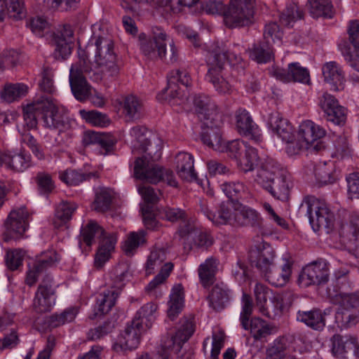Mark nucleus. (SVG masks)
Masks as SVG:
<instances>
[{
    "label": "nucleus",
    "mask_w": 359,
    "mask_h": 359,
    "mask_svg": "<svg viewBox=\"0 0 359 359\" xmlns=\"http://www.w3.org/2000/svg\"><path fill=\"white\" fill-rule=\"evenodd\" d=\"M227 60L238 63L241 60V57L240 53L235 50L229 53V48L226 43L216 44L208 55L209 69L206 78L219 94H229L233 90L232 85L223 74V67Z\"/></svg>",
    "instance_id": "f257e3e1"
},
{
    "label": "nucleus",
    "mask_w": 359,
    "mask_h": 359,
    "mask_svg": "<svg viewBox=\"0 0 359 359\" xmlns=\"http://www.w3.org/2000/svg\"><path fill=\"white\" fill-rule=\"evenodd\" d=\"M194 105L198 118L207 128L201 134L202 142L217 151L215 143L224 144L219 128L222 124V114L215 102L207 95H200L195 97Z\"/></svg>",
    "instance_id": "f03ea898"
},
{
    "label": "nucleus",
    "mask_w": 359,
    "mask_h": 359,
    "mask_svg": "<svg viewBox=\"0 0 359 359\" xmlns=\"http://www.w3.org/2000/svg\"><path fill=\"white\" fill-rule=\"evenodd\" d=\"M203 8L208 14L222 15L224 22L229 28L249 26L253 22V6L246 0H230L228 6L222 1L208 0Z\"/></svg>",
    "instance_id": "7ed1b4c3"
},
{
    "label": "nucleus",
    "mask_w": 359,
    "mask_h": 359,
    "mask_svg": "<svg viewBox=\"0 0 359 359\" xmlns=\"http://www.w3.org/2000/svg\"><path fill=\"white\" fill-rule=\"evenodd\" d=\"M208 217L217 224H231L236 226L262 227L263 218L255 209L236 202L221 204L218 215L210 212Z\"/></svg>",
    "instance_id": "20e7f679"
},
{
    "label": "nucleus",
    "mask_w": 359,
    "mask_h": 359,
    "mask_svg": "<svg viewBox=\"0 0 359 359\" xmlns=\"http://www.w3.org/2000/svg\"><path fill=\"white\" fill-rule=\"evenodd\" d=\"M128 272L129 266L125 263L119 264L114 268L111 275V283H107L97 297V316L109 313L114 306L124 287V280L128 277Z\"/></svg>",
    "instance_id": "39448f33"
},
{
    "label": "nucleus",
    "mask_w": 359,
    "mask_h": 359,
    "mask_svg": "<svg viewBox=\"0 0 359 359\" xmlns=\"http://www.w3.org/2000/svg\"><path fill=\"white\" fill-rule=\"evenodd\" d=\"M134 175L136 178L151 184L164 182L173 187L177 186V182L171 170L151 163L142 158H137L135 160Z\"/></svg>",
    "instance_id": "423d86ee"
},
{
    "label": "nucleus",
    "mask_w": 359,
    "mask_h": 359,
    "mask_svg": "<svg viewBox=\"0 0 359 359\" xmlns=\"http://www.w3.org/2000/svg\"><path fill=\"white\" fill-rule=\"evenodd\" d=\"M96 47L95 62L104 76L115 77L119 73V65L114 52V42L109 37L97 36L95 41Z\"/></svg>",
    "instance_id": "0eeeda50"
},
{
    "label": "nucleus",
    "mask_w": 359,
    "mask_h": 359,
    "mask_svg": "<svg viewBox=\"0 0 359 359\" xmlns=\"http://www.w3.org/2000/svg\"><path fill=\"white\" fill-rule=\"evenodd\" d=\"M178 83H181L187 88L191 85V79L185 69H174L168 75V86L163 90L165 99L170 104L180 105L188 98V90H182Z\"/></svg>",
    "instance_id": "6e6552de"
},
{
    "label": "nucleus",
    "mask_w": 359,
    "mask_h": 359,
    "mask_svg": "<svg viewBox=\"0 0 359 359\" xmlns=\"http://www.w3.org/2000/svg\"><path fill=\"white\" fill-rule=\"evenodd\" d=\"M91 70L89 62L86 58H81L71 67L69 74L71 89L76 99L79 101L86 100L90 95V86L84 75L90 74Z\"/></svg>",
    "instance_id": "1a4fd4ad"
},
{
    "label": "nucleus",
    "mask_w": 359,
    "mask_h": 359,
    "mask_svg": "<svg viewBox=\"0 0 359 359\" xmlns=\"http://www.w3.org/2000/svg\"><path fill=\"white\" fill-rule=\"evenodd\" d=\"M166 34L158 30L151 36L144 33L139 35V46L142 55L150 60H163L166 54Z\"/></svg>",
    "instance_id": "9d476101"
},
{
    "label": "nucleus",
    "mask_w": 359,
    "mask_h": 359,
    "mask_svg": "<svg viewBox=\"0 0 359 359\" xmlns=\"http://www.w3.org/2000/svg\"><path fill=\"white\" fill-rule=\"evenodd\" d=\"M307 215L311 224L317 223L319 227L330 228L333 225L334 213L325 200L313 196L305 198Z\"/></svg>",
    "instance_id": "9b49d317"
},
{
    "label": "nucleus",
    "mask_w": 359,
    "mask_h": 359,
    "mask_svg": "<svg viewBox=\"0 0 359 359\" xmlns=\"http://www.w3.org/2000/svg\"><path fill=\"white\" fill-rule=\"evenodd\" d=\"M330 277V264L319 259L304 268L299 277V283L304 287L326 283Z\"/></svg>",
    "instance_id": "f8f14e48"
},
{
    "label": "nucleus",
    "mask_w": 359,
    "mask_h": 359,
    "mask_svg": "<svg viewBox=\"0 0 359 359\" xmlns=\"http://www.w3.org/2000/svg\"><path fill=\"white\" fill-rule=\"evenodd\" d=\"M275 252L273 248L259 238L251 246L249 251V260L262 273L266 272L273 266Z\"/></svg>",
    "instance_id": "ddd939ff"
},
{
    "label": "nucleus",
    "mask_w": 359,
    "mask_h": 359,
    "mask_svg": "<svg viewBox=\"0 0 359 359\" xmlns=\"http://www.w3.org/2000/svg\"><path fill=\"white\" fill-rule=\"evenodd\" d=\"M325 134L326 132L322 127L310 120H306L299 125L297 137L309 148L319 152L326 147L324 142L320 140Z\"/></svg>",
    "instance_id": "4468645a"
},
{
    "label": "nucleus",
    "mask_w": 359,
    "mask_h": 359,
    "mask_svg": "<svg viewBox=\"0 0 359 359\" xmlns=\"http://www.w3.org/2000/svg\"><path fill=\"white\" fill-rule=\"evenodd\" d=\"M41 104L43 105L42 118L44 125L50 128H60L64 125L65 116L67 109L57 104L56 100L52 99L50 96H42Z\"/></svg>",
    "instance_id": "2eb2a0df"
},
{
    "label": "nucleus",
    "mask_w": 359,
    "mask_h": 359,
    "mask_svg": "<svg viewBox=\"0 0 359 359\" xmlns=\"http://www.w3.org/2000/svg\"><path fill=\"white\" fill-rule=\"evenodd\" d=\"M53 278L47 276L39 285L33 300V309L38 313L50 311L55 304Z\"/></svg>",
    "instance_id": "dca6fc26"
},
{
    "label": "nucleus",
    "mask_w": 359,
    "mask_h": 359,
    "mask_svg": "<svg viewBox=\"0 0 359 359\" xmlns=\"http://www.w3.org/2000/svg\"><path fill=\"white\" fill-rule=\"evenodd\" d=\"M30 219L31 214L25 206L12 210L6 222L8 232L14 238H19L27 229Z\"/></svg>",
    "instance_id": "f3484780"
},
{
    "label": "nucleus",
    "mask_w": 359,
    "mask_h": 359,
    "mask_svg": "<svg viewBox=\"0 0 359 359\" xmlns=\"http://www.w3.org/2000/svg\"><path fill=\"white\" fill-rule=\"evenodd\" d=\"M74 32L69 25H63L52 35L51 43L55 47L56 57L65 59L72 53Z\"/></svg>",
    "instance_id": "a211bd4d"
},
{
    "label": "nucleus",
    "mask_w": 359,
    "mask_h": 359,
    "mask_svg": "<svg viewBox=\"0 0 359 359\" xmlns=\"http://www.w3.org/2000/svg\"><path fill=\"white\" fill-rule=\"evenodd\" d=\"M142 331V321L134 318L118 337L116 345H118L123 350L136 348L140 344Z\"/></svg>",
    "instance_id": "6ab92c4d"
},
{
    "label": "nucleus",
    "mask_w": 359,
    "mask_h": 359,
    "mask_svg": "<svg viewBox=\"0 0 359 359\" xmlns=\"http://www.w3.org/2000/svg\"><path fill=\"white\" fill-rule=\"evenodd\" d=\"M194 332V325L193 321L187 318L182 320L181 326L175 335L162 342L161 351L159 353H167L169 358V350L173 347H177V350L180 349L182 345L190 338Z\"/></svg>",
    "instance_id": "aec40b11"
},
{
    "label": "nucleus",
    "mask_w": 359,
    "mask_h": 359,
    "mask_svg": "<svg viewBox=\"0 0 359 359\" xmlns=\"http://www.w3.org/2000/svg\"><path fill=\"white\" fill-rule=\"evenodd\" d=\"M236 126L238 132L248 137L257 144L263 140V137L258 126L254 123L246 110H240L236 115Z\"/></svg>",
    "instance_id": "412c9836"
},
{
    "label": "nucleus",
    "mask_w": 359,
    "mask_h": 359,
    "mask_svg": "<svg viewBox=\"0 0 359 359\" xmlns=\"http://www.w3.org/2000/svg\"><path fill=\"white\" fill-rule=\"evenodd\" d=\"M324 81L330 85L331 89L339 91L345 87V74L341 67L336 62H326L322 67Z\"/></svg>",
    "instance_id": "4be33fe9"
},
{
    "label": "nucleus",
    "mask_w": 359,
    "mask_h": 359,
    "mask_svg": "<svg viewBox=\"0 0 359 359\" xmlns=\"http://www.w3.org/2000/svg\"><path fill=\"white\" fill-rule=\"evenodd\" d=\"M292 185L290 174L280 168L277 175L270 184V187L266 190L277 199H283L287 197L289 189Z\"/></svg>",
    "instance_id": "5701e85b"
},
{
    "label": "nucleus",
    "mask_w": 359,
    "mask_h": 359,
    "mask_svg": "<svg viewBox=\"0 0 359 359\" xmlns=\"http://www.w3.org/2000/svg\"><path fill=\"white\" fill-rule=\"evenodd\" d=\"M292 262L290 260H285L280 269H275L274 265L266 272H262L266 280L272 285L283 287L290 280L292 274Z\"/></svg>",
    "instance_id": "b1692460"
},
{
    "label": "nucleus",
    "mask_w": 359,
    "mask_h": 359,
    "mask_svg": "<svg viewBox=\"0 0 359 359\" xmlns=\"http://www.w3.org/2000/svg\"><path fill=\"white\" fill-rule=\"evenodd\" d=\"M280 168V165L273 159H266L257 168L255 180L264 189H269Z\"/></svg>",
    "instance_id": "393cba45"
},
{
    "label": "nucleus",
    "mask_w": 359,
    "mask_h": 359,
    "mask_svg": "<svg viewBox=\"0 0 359 359\" xmlns=\"http://www.w3.org/2000/svg\"><path fill=\"white\" fill-rule=\"evenodd\" d=\"M176 170L179 177L191 182L196 179L193 156L187 152H180L175 157Z\"/></svg>",
    "instance_id": "a878e982"
},
{
    "label": "nucleus",
    "mask_w": 359,
    "mask_h": 359,
    "mask_svg": "<svg viewBox=\"0 0 359 359\" xmlns=\"http://www.w3.org/2000/svg\"><path fill=\"white\" fill-rule=\"evenodd\" d=\"M117 242L116 233H111L104 236L100 241V246L95 255L94 265L100 269L109 259L111 252L115 248Z\"/></svg>",
    "instance_id": "bb28decb"
},
{
    "label": "nucleus",
    "mask_w": 359,
    "mask_h": 359,
    "mask_svg": "<svg viewBox=\"0 0 359 359\" xmlns=\"http://www.w3.org/2000/svg\"><path fill=\"white\" fill-rule=\"evenodd\" d=\"M15 20L25 17L26 11L22 0H0V22L6 15Z\"/></svg>",
    "instance_id": "cd10ccee"
},
{
    "label": "nucleus",
    "mask_w": 359,
    "mask_h": 359,
    "mask_svg": "<svg viewBox=\"0 0 359 359\" xmlns=\"http://www.w3.org/2000/svg\"><path fill=\"white\" fill-rule=\"evenodd\" d=\"M297 319L315 330H321L325 326V316L322 311L318 309L307 311H299Z\"/></svg>",
    "instance_id": "c85d7f7f"
},
{
    "label": "nucleus",
    "mask_w": 359,
    "mask_h": 359,
    "mask_svg": "<svg viewBox=\"0 0 359 359\" xmlns=\"http://www.w3.org/2000/svg\"><path fill=\"white\" fill-rule=\"evenodd\" d=\"M7 168L15 172H23L32 165L30 154L24 152L6 153L4 164Z\"/></svg>",
    "instance_id": "c756f323"
},
{
    "label": "nucleus",
    "mask_w": 359,
    "mask_h": 359,
    "mask_svg": "<svg viewBox=\"0 0 359 359\" xmlns=\"http://www.w3.org/2000/svg\"><path fill=\"white\" fill-rule=\"evenodd\" d=\"M218 264V259L210 257L198 266L200 282L204 287H208L213 284Z\"/></svg>",
    "instance_id": "7c9ffc66"
},
{
    "label": "nucleus",
    "mask_w": 359,
    "mask_h": 359,
    "mask_svg": "<svg viewBox=\"0 0 359 359\" xmlns=\"http://www.w3.org/2000/svg\"><path fill=\"white\" fill-rule=\"evenodd\" d=\"M166 259V254L164 250L161 249L152 250L145 265L147 275L154 273L156 270H159L158 272H161L165 265L168 264L171 265V273L174 269V264L171 262H165Z\"/></svg>",
    "instance_id": "2f4dec72"
},
{
    "label": "nucleus",
    "mask_w": 359,
    "mask_h": 359,
    "mask_svg": "<svg viewBox=\"0 0 359 359\" xmlns=\"http://www.w3.org/2000/svg\"><path fill=\"white\" fill-rule=\"evenodd\" d=\"M332 341L333 354L341 358L348 351L355 349L358 346L357 339L351 336L334 335Z\"/></svg>",
    "instance_id": "473e14b6"
},
{
    "label": "nucleus",
    "mask_w": 359,
    "mask_h": 359,
    "mask_svg": "<svg viewBox=\"0 0 359 359\" xmlns=\"http://www.w3.org/2000/svg\"><path fill=\"white\" fill-rule=\"evenodd\" d=\"M146 243L145 233L143 231H132L128 233L123 241L121 248L128 257L136 253L137 249Z\"/></svg>",
    "instance_id": "72a5a7b5"
},
{
    "label": "nucleus",
    "mask_w": 359,
    "mask_h": 359,
    "mask_svg": "<svg viewBox=\"0 0 359 359\" xmlns=\"http://www.w3.org/2000/svg\"><path fill=\"white\" fill-rule=\"evenodd\" d=\"M333 304L340 306L345 309L355 308L359 306V291L349 293L348 291L332 293L329 292Z\"/></svg>",
    "instance_id": "f704fd0d"
},
{
    "label": "nucleus",
    "mask_w": 359,
    "mask_h": 359,
    "mask_svg": "<svg viewBox=\"0 0 359 359\" xmlns=\"http://www.w3.org/2000/svg\"><path fill=\"white\" fill-rule=\"evenodd\" d=\"M210 307L219 311L225 308L229 300L228 290L222 285H215L208 296Z\"/></svg>",
    "instance_id": "c9c22d12"
},
{
    "label": "nucleus",
    "mask_w": 359,
    "mask_h": 359,
    "mask_svg": "<svg viewBox=\"0 0 359 359\" xmlns=\"http://www.w3.org/2000/svg\"><path fill=\"white\" fill-rule=\"evenodd\" d=\"M184 307V292L180 285L175 286L170 295L168 302V317L173 320Z\"/></svg>",
    "instance_id": "e433bc0d"
},
{
    "label": "nucleus",
    "mask_w": 359,
    "mask_h": 359,
    "mask_svg": "<svg viewBox=\"0 0 359 359\" xmlns=\"http://www.w3.org/2000/svg\"><path fill=\"white\" fill-rule=\"evenodd\" d=\"M249 329L253 338L260 340L263 338L276 332V327L269 324L266 321L259 318H254L248 323Z\"/></svg>",
    "instance_id": "4c0bfd02"
},
{
    "label": "nucleus",
    "mask_w": 359,
    "mask_h": 359,
    "mask_svg": "<svg viewBox=\"0 0 359 359\" xmlns=\"http://www.w3.org/2000/svg\"><path fill=\"white\" fill-rule=\"evenodd\" d=\"M41 106V98H38L24 108V120L28 130L35 128L37 126L38 116L40 115L43 116Z\"/></svg>",
    "instance_id": "58836bf2"
},
{
    "label": "nucleus",
    "mask_w": 359,
    "mask_h": 359,
    "mask_svg": "<svg viewBox=\"0 0 359 359\" xmlns=\"http://www.w3.org/2000/svg\"><path fill=\"white\" fill-rule=\"evenodd\" d=\"M123 114L129 119L138 118L143 110V105L140 100L130 95L126 96L121 102Z\"/></svg>",
    "instance_id": "ea45409f"
},
{
    "label": "nucleus",
    "mask_w": 359,
    "mask_h": 359,
    "mask_svg": "<svg viewBox=\"0 0 359 359\" xmlns=\"http://www.w3.org/2000/svg\"><path fill=\"white\" fill-rule=\"evenodd\" d=\"M130 133L135 138L133 147L139 149L144 152H149V154L151 155V151L149 149L151 137L147 136V128L140 126H135L131 128Z\"/></svg>",
    "instance_id": "a19ab883"
},
{
    "label": "nucleus",
    "mask_w": 359,
    "mask_h": 359,
    "mask_svg": "<svg viewBox=\"0 0 359 359\" xmlns=\"http://www.w3.org/2000/svg\"><path fill=\"white\" fill-rule=\"evenodd\" d=\"M221 189L224 194L230 199L229 202H236L242 199L248 194L247 187L240 182H224Z\"/></svg>",
    "instance_id": "79ce46f5"
},
{
    "label": "nucleus",
    "mask_w": 359,
    "mask_h": 359,
    "mask_svg": "<svg viewBox=\"0 0 359 359\" xmlns=\"http://www.w3.org/2000/svg\"><path fill=\"white\" fill-rule=\"evenodd\" d=\"M104 231L96 222L90 221L81 229L80 241L88 246H90L95 238H104L107 236Z\"/></svg>",
    "instance_id": "37998d69"
},
{
    "label": "nucleus",
    "mask_w": 359,
    "mask_h": 359,
    "mask_svg": "<svg viewBox=\"0 0 359 359\" xmlns=\"http://www.w3.org/2000/svg\"><path fill=\"white\" fill-rule=\"evenodd\" d=\"M310 13L313 18L333 17V6L330 0H309Z\"/></svg>",
    "instance_id": "c03bdc74"
},
{
    "label": "nucleus",
    "mask_w": 359,
    "mask_h": 359,
    "mask_svg": "<svg viewBox=\"0 0 359 359\" xmlns=\"http://www.w3.org/2000/svg\"><path fill=\"white\" fill-rule=\"evenodd\" d=\"M334 164L332 162L320 163L314 168L316 180L322 184H327L334 181Z\"/></svg>",
    "instance_id": "a18cd8bd"
},
{
    "label": "nucleus",
    "mask_w": 359,
    "mask_h": 359,
    "mask_svg": "<svg viewBox=\"0 0 359 359\" xmlns=\"http://www.w3.org/2000/svg\"><path fill=\"white\" fill-rule=\"evenodd\" d=\"M170 269L171 265H165L161 272H158L154 278L149 282L145 288L148 294L156 297L161 295V293L158 292V289L161 285L165 283L166 280L170 275Z\"/></svg>",
    "instance_id": "49530a36"
},
{
    "label": "nucleus",
    "mask_w": 359,
    "mask_h": 359,
    "mask_svg": "<svg viewBox=\"0 0 359 359\" xmlns=\"http://www.w3.org/2000/svg\"><path fill=\"white\" fill-rule=\"evenodd\" d=\"M259 156L256 149L245 145V156L237 161L239 168L244 172L252 170L257 164Z\"/></svg>",
    "instance_id": "de8ad7c7"
},
{
    "label": "nucleus",
    "mask_w": 359,
    "mask_h": 359,
    "mask_svg": "<svg viewBox=\"0 0 359 359\" xmlns=\"http://www.w3.org/2000/svg\"><path fill=\"white\" fill-rule=\"evenodd\" d=\"M272 57V46L264 41L255 45L250 52V57L258 63H266L271 60Z\"/></svg>",
    "instance_id": "09e8293b"
},
{
    "label": "nucleus",
    "mask_w": 359,
    "mask_h": 359,
    "mask_svg": "<svg viewBox=\"0 0 359 359\" xmlns=\"http://www.w3.org/2000/svg\"><path fill=\"white\" fill-rule=\"evenodd\" d=\"M343 231L349 232V238L352 247L359 251V215L356 212L350 215L349 224L342 226Z\"/></svg>",
    "instance_id": "8fccbe9b"
},
{
    "label": "nucleus",
    "mask_w": 359,
    "mask_h": 359,
    "mask_svg": "<svg viewBox=\"0 0 359 359\" xmlns=\"http://www.w3.org/2000/svg\"><path fill=\"white\" fill-rule=\"evenodd\" d=\"M28 91V87L22 83L8 84L4 87L1 93V97L8 102H11L15 100L26 95Z\"/></svg>",
    "instance_id": "3c124183"
},
{
    "label": "nucleus",
    "mask_w": 359,
    "mask_h": 359,
    "mask_svg": "<svg viewBox=\"0 0 359 359\" xmlns=\"http://www.w3.org/2000/svg\"><path fill=\"white\" fill-rule=\"evenodd\" d=\"M112 196L110 191L106 188H100L95 194L93 208L97 212H106L111 206Z\"/></svg>",
    "instance_id": "603ef678"
},
{
    "label": "nucleus",
    "mask_w": 359,
    "mask_h": 359,
    "mask_svg": "<svg viewBox=\"0 0 359 359\" xmlns=\"http://www.w3.org/2000/svg\"><path fill=\"white\" fill-rule=\"evenodd\" d=\"M217 147V151L220 152H226L228 156L238 161L241 156L243 147H245L244 143L239 140H234L228 142H224L223 144H220L216 141L215 143Z\"/></svg>",
    "instance_id": "864d4df0"
},
{
    "label": "nucleus",
    "mask_w": 359,
    "mask_h": 359,
    "mask_svg": "<svg viewBox=\"0 0 359 359\" xmlns=\"http://www.w3.org/2000/svg\"><path fill=\"white\" fill-rule=\"evenodd\" d=\"M157 309L158 306L155 303H147L142 306L137 312L135 318L140 319V321H142V325L145 324L146 327H150L156 319Z\"/></svg>",
    "instance_id": "5fc2aeb1"
},
{
    "label": "nucleus",
    "mask_w": 359,
    "mask_h": 359,
    "mask_svg": "<svg viewBox=\"0 0 359 359\" xmlns=\"http://www.w3.org/2000/svg\"><path fill=\"white\" fill-rule=\"evenodd\" d=\"M79 114L86 123L94 126L105 127L110 123V120L107 115L97 111H86L85 109H81L79 111Z\"/></svg>",
    "instance_id": "6e6d98bb"
},
{
    "label": "nucleus",
    "mask_w": 359,
    "mask_h": 359,
    "mask_svg": "<svg viewBox=\"0 0 359 359\" xmlns=\"http://www.w3.org/2000/svg\"><path fill=\"white\" fill-rule=\"evenodd\" d=\"M92 176H94V174H83L75 170H67L60 173V179L70 186L78 185L82 182L89 180Z\"/></svg>",
    "instance_id": "4d7b16f0"
},
{
    "label": "nucleus",
    "mask_w": 359,
    "mask_h": 359,
    "mask_svg": "<svg viewBox=\"0 0 359 359\" xmlns=\"http://www.w3.org/2000/svg\"><path fill=\"white\" fill-rule=\"evenodd\" d=\"M191 241L190 249L193 248L208 249L214 243L213 236L207 231H197Z\"/></svg>",
    "instance_id": "13d9d810"
},
{
    "label": "nucleus",
    "mask_w": 359,
    "mask_h": 359,
    "mask_svg": "<svg viewBox=\"0 0 359 359\" xmlns=\"http://www.w3.org/2000/svg\"><path fill=\"white\" fill-rule=\"evenodd\" d=\"M78 313L76 307H70L62 313L53 314L50 318V323L53 327H59L67 323L72 322Z\"/></svg>",
    "instance_id": "bf43d9fd"
},
{
    "label": "nucleus",
    "mask_w": 359,
    "mask_h": 359,
    "mask_svg": "<svg viewBox=\"0 0 359 359\" xmlns=\"http://www.w3.org/2000/svg\"><path fill=\"white\" fill-rule=\"evenodd\" d=\"M303 17V12L299 10L295 4H290L280 16L282 25L289 27L297 19Z\"/></svg>",
    "instance_id": "052dcab7"
},
{
    "label": "nucleus",
    "mask_w": 359,
    "mask_h": 359,
    "mask_svg": "<svg viewBox=\"0 0 359 359\" xmlns=\"http://www.w3.org/2000/svg\"><path fill=\"white\" fill-rule=\"evenodd\" d=\"M60 257L55 250H48L43 252L38 257L36 262V269H40V267L44 270L54 266L60 260Z\"/></svg>",
    "instance_id": "680f3d73"
},
{
    "label": "nucleus",
    "mask_w": 359,
    "mask_h": 359,
    "mask_svg": "<svg viewBox=\"0 0 359 359\" xmlns=\"http://www.w3.org/2000/svg\"><path fill=\"white\" fill-rule=\"evenodd\" d=\"M242 311L240 316V320L243 328L248 330V321L253 311V303L251 297L243 293L242 296Z\"/></svg>",
    "instance_id": "e2e57ef3"
},
{
    "label": "nucleus",
    "mask_w": 359,
    "mask_h": 359,
    "mask_svg": "<svg viewBox=\"0 0 359 359\" xmlns=\"http://www.w3.org/2000/svg\"><path fill=\"white\" fill-rule=\"evenodd\" d=\"M22 142L29 148L34 156L39 160L46 158V155L42 146L29 133H24L22 135Z\"/></svg>",
    "instance_id": "0e129e2a"
},
{
    "label": "nucleus",
    "mask_w": 359,
    "mask_h": 359,
    "mask_svg": "<svg viewBox=\"0 0 359 359\" xmlns=\"http://www.w3.org/2000/svg\"><path fill=\"white\" fill-rule=\"evenodd\" d=\"M287 341L284 338L276 339L267 350L266 359H284L286 357Z\"/></svg>",
    "instance_id": "69168bd1"
},
{
    "label": "nucleus",
    "mask_w": 359,
    "mask_h": 359,
    "mask_svg": "<svg viewBox=\"0 0 359 359\" xmlns=\"http://www.w3.org/2000/svg\"><path fill=\"white\" fill-rule=\"evenodd\" d=\"M76 208L77 206L74 203L62 201L56 208L55 217L62 223H66L72 219Z\"/></svg>",
    "instance_id": "338daca9"
},
{
    "label": "nucleus",
    "mask_w": 359,
    "mask_h": 359,
    "mask_svg": "<svg viewBox=\"0 0 359 359\" xmlns=\"http://www.w3.org/2000/svg\"><path fill=\"white\" fill-rule=\"evenodd\" d=\"M291 82H300L309 84L310 83V75L306 68L302 67L299 63L290 64Z\"/></svg>",
    "instance_id": "774afa93"
}]
</instances>
